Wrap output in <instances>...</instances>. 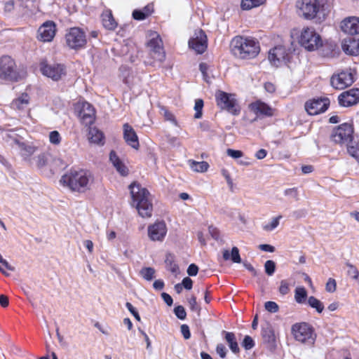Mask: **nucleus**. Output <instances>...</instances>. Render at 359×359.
I'll return each mask as SVG.
<instances>
[{"label": "nucleus", "mask_w": 359, "mask_h": 359, "mask_svg": "<svg viewBox=\"0 0 359 359\" xmlns=\"http://www.w3.org/2000/svg\"><path fill=\"white\" fill-rule=\"evenodd\" d=\"M229 47L231 55L240 60L255 59L261 50L259 41L256 38L242 35L233 37Z\"/></svg>", "instance_id": "f257e3e1"}, {"label": "nucleus", "mask_w": 359, "mask_h": 359, "mask_svg": "<svg viewBox=\"0 0 359 359\" xmlns=\"http://www.w3.org/2000/svg\"><path fill=\"white\" fill-rule=\"evenodd\" d=\"M94 181L92 172L86 169L72 168L61 177L60 182L72 191L83 194L90 190Z\"/></svg>", "instance_id": "f03ea898"}, {"label": "nucleus", "mask_w": 359, "mask_h": 359, "mask_svg": "<svg viewBox=\"0 0 359 359\" xmlns=\"http://www.w3.org/2000/svg\"><path fill=\"white\" fill-rule=\"evenodd\" d=\"M129 189L132 198V205L136 208L139 215L143 218L151 217L153 205L149 198V191L136 182L130 184Z\"/></svg>", "instance_id": "7ed1b4c3"}, {"label": "nucleus", "mask_w": 359, "mask_h": 359, "mask_svg": "<svg viewBox=\"0 0 359 359\" xmlns=\"http://www.w3.org/2000/svg\"><path fill=\"white\" fill-rule=\"evenodd\" d=\"M291 36L307 51H315L323 46L322 37L313 27L306 26L301 29H294Z\"/></svg>", "instance_id": "20e7f679"}, {"label": "nucleus", "mask_w": 359, "mask_h": 359, "mask_svg": "<svg viewBox=\"0 0 359 359\" xmlns=\"http://www.w3.org/2000/svg\"><path fill=\"white\" fill-rule=\"evenodd\" d=\"M327 0H301L297 5L302 17L306 20L320 19L325 17V6Z\"/></svg>", "instance_id": "39448f33"}, {"label": "nucleus", "mask_w": 359, "mask_h": 359, "mask_svg": "<svg viewBox=\"0 0 359 359\" xmlns=\"http://www.w3.org/2000/svg\"><path fill=\"white\" fill-rule=\"evenodd\" d=\"M292 333L296 341L308 346L315 344L316 334L314 328L307 323H295L292 326Z\"/></svg>", "instance_id": "423d86ee"}, {"label": "nucleus", "mask_w": 359, "mask_h": 359, "mask_svg": "<svg viewBox=\"0 0 359 359\" xmlns=\"http://www.w3.org/2000/svg\"><path fill=\"white\" fill-rule=\"evenodd\" d=\"M0 79L11 82H17L20 79L15 61L11 56L0 57Z\"/></svg>", "instance_id": "0eeeda50"}, {"label": "nucleus", "mask_w": 359, "mask_h": 359, "mask_svg": "<svg viewBox=\"0 0 359 359\" xmlns=\"http://www.w3.org/2000/svg\"><path fill=\"white\" fill-rule=\"evenodd\" d=\"M215 101L219 108L226 110L233 115H238L241 111L233 94L219 90L215 93Z\"/></svg>", "instance_id": "6e6552de"}, {"label": "nucleus", "mask_w": 359, "mask_h": 359, "mask_svg": "<svg viewBox=\"0 0 359 359\" xmlns=\"http://www.w3.org/2000/svg\"><path fill=\"white\" fill-rule=\"evenodd\" d=\"M65 39L67 46L75 50L85 48L87 43L86 33L78 27L69 28L65 34Z\"/></svg>", "instance_id": "1a4fd4ad"}, {"label": "nucleus", "mask_w": 359, "mask_h": 359, "mask_svg": "<svg viewBox=\"0 0 359 359\" xmlns=\"http://www.w3.org/2000/svg\"><path fill=\"white\" fill-rule=\"evenodd\" d=\"M353 124L342 123L333 129L330 139L336 144H348L353 140Z\"/></svg>", "instance_id": "9d476101"}, {"label": "nucleus", "mask_w": 359, "mask_h": 359, "mask_svg": "<svg viewBox=\"0 0 359 359\" xmlns=\"http://www.w3.org/2000/svg\"><path fill=\"white\" fill-rule=\"evenodd\" d=\"M41 74L53 81H59L66 74L65 65L60 63L49 64L46 59H43L39 63Z\"/></svg>", "instance_id": "9b49d317"}, {"label": "nucleus", "mask_w": 359, "mask_h": 359, "mask_svg": "<svg viewBox=\"0 0 359 359\" xmlns=\"http://www.w3.org/2000/svg\"><path fill=\"white\" fill-rule=\"evenodd\" d=\"M149 55L155 62H163L165 60L166 54L164 50L163 43L160 35L151 39L147 43Z\"/></svg>", "instance_id": "f8f14e48"}, {"label": "nucleus", "mask_w": 359, "mask_h": 359, "mask_svg": "<svg viewBox=\"0 0 359 359\" xmlns=\"http://www.w3.org/2000/svg\"><path fill=\"white\" fill-rule=\"evenodd\" d=\"M330 104L327 97H317L307 100L304 104V109L311 116L318 115L325 112Z\"/></svg>", "instance_id": "ddd939ff"}, {"label": "nucleus", "mask_w": 359, "mask_h": 359, "mask_svg": "<svg viewBox=\"0 0 359 359\" xmlns=\"http://www.w3.org/2000/svg\"><path fill=\"white\" fill-rule=\"evenodd\" d=\"M56 32L55 22L53 20H47L39 27L36 39L43 43L51 42L54 39Z\"/></svg>", "instance_id": "4468645a"}, {"label": "nucleus", "mask_w": 359, "mask_h": 359, "mask_svg": "<svg viewBox=\"0 0 359 359\" xmlns=\"http://www.w3.org/2000/svg\"><path fill=\"white\" fill-rule=\"evenodd\" d=\"M354 77L348 70L334 74L330 79L331 86L337 90H343L353 84Z\"/></svg>", "instance_id": "2eb2a0df"}, {"label": "nucleus", "mask_w": 359, "mask_h": 359, "mask_svg": "<svg viewBox=\"0 0 359 359\" xmlns=\"http://www.w3.org/2000/svg\"><path fill=\"white\" fill-rule=\"evenodd\" d=\"M248 108L257 118L272 117L276 112V109L261 100L251 102Z\"/></svg>", "instance_id": "dca6fc26"}, {"label": "nucleus", "mask_w": 359, "mask_h": 359, "mask_svg": "<svg viewBox=\"0 0 359 359\" xmlns=\"http://www.w3.org/2000/svg\"><path fill=\"white\" fill-rule=\"evenodd\" d=\"M189 46L198 54H202L206 50L208 39L203 29H199L194 33V36L189 40Z\"/></svg>", "instance_id": "f3484780"}, {"label": "nucleus", "mask_w": 359, "mask_h": 359, "mask_svg": "<svg viewBox=\"0 0 359 359\" xmlns=\"http://www.w3.org/2000/svg\"><path fill=\"white\" fill-rule=\"evenodd\" d=\"M168 229L164 221H156L148 226V236L153 241H163Z\"/></svg>", "instance_id": "a211bd4d"}, {"label": "nucleus", "mask_w": 359, "mask_h": 359, "mask_svg": "<svg viewBox=\"0 0 359 359\" xmlns=\"http://www.w3.org/2000/svg\"><path fill=\"white\" fill-rule=\"evenodd\" d=\"M269 60L273 65L278 67L290 61V54L284 46H276L270 50Z\"/></svg>", "instance_id": "6ab92c4d"}, {"label": "nucleus", "mask_w": 359, "mask_h": 359, "mask_svg": "<svg viewBox=\"0 0 359 359\" xmlns=\"http://www.w3.org/2000/svg\"><path fill=\"white\" fill-rule=\"evenodd\" d=\"M79 116L83 125L90 126L95 121V109L89 102H83L81 104Z\"/></svg>", "instance_id": "aec40b11"}, {"label": "nucleus", "mask_w": 359, "mask_h": 359, "mask_svg": "<svg viewBox=\"0 0 359 359\" xmlns=\"http://www.w3.org/2000/svg\"><path fill=\"white\" fill-rule=\"evenodd\" d=\"M340 106L348 107L359 102V88H351L344 91L338 96Z\"/></svg>", "instance_id": "412c9836"}, {"label": "nucleus", "mask_w": 359, "mask_h": 359, "mask_svg": "<svg viewBox=\"0 0 359 359\" xmlns=\"http://www.w3.org/2000/svg\"><path fill=\"white\" fill-rule=\"evenodd\" d=\"M341 30L348 34L355 35L359 34V18L351 16L344 19L341 22Z\"/></svg>", "instance_id": "4be33fe9"}, {"label": "nucleus", "mask_w": 359, "mask_h": 359, "mask_svg": "<svg viewBox=\"0 0 359 359\" xmlns=\"http://www.w3.org/2000/svg\"><path fill=\"white\" fill-rule=\"evenodd\" d=\"M123 139L133 149H138L140 147V143L135 130L128 123L123 124Z\"/></svg>", "instance_id": "5701e85b"}, {"label": "nucleus", "mask_w": 359, "mask_h": 359, "mask_svg": "<svg viewBox=\"0 0 359 359\" xmlns=\"http://www.w3.org/2000/svg\"><path fill=\"white\" fill-rule=\"evenodd\" d=\"M101 20L103 27L109 31H114L118 27L112 12L110 9H105L101 14Z\"/></svg>", "instance_id": "b1692460"}, {"label": "nucleus", "mask_w": 359, "mask_h": 359, "mask_svg": "<svg viewBox=\"0 0 359 359\" xmlns=\"http://www.w3.org/2000/svg\"><path fill=\"white\" fill-rule=\"evenodd\" d=\"M109 160L116 168V171L123 177L129 174V170L124 163L119 158L117 154L114 151H111L109 154Z\"/></svg>", "instance_id": "393cba45"}, {"label": "nucleus", "mask_w": 359, "mask_h": 359, "mask_svg": "<svg viewBox=\"0 0 359 359\" xmlns=\"http://www.w3.org/2000/svg\"><path fill=\"white\" fill-rule=\"evenodd\" d=\"M342 49L346 54L358 55L359 54V40L351 37L344 39Z\"/></svg>", "instance_id": "a878e982"}, {"label": "nucleus", "mask_w": 359, "mask_h": 359, "mask_svg": "<svg viewBox=\"0 0 359 359\" xmlns=\"http://www.w3.org/2000/svg\"><path fill=\"white\" fill-rule=\"evenodd\" d=\"M30 102V97L28 93H22L17 98L14 99L11 105L15 110H24L27 108Z\"/></svg>", "instance_id": "bb28decb"}, {"label": "nucleus", "mask_w": 359, "mask_h": 359, "mask_svg": "<svg viewBox=\"0 0 359 359\" xmlns=\"http://www.w3.org/2000/svg\"><path fill=\"white\" fill-rule=\"evenodd\" d=\"M154 12L153 4H148L142 9H136L133 11L132 16L136 20H144Z\"/></svg>", "instance_id": "cd10ccee"}, {"label": "nucleus", "mask_w": 359, "mask_h": 359, "mask_svg": "<svg viewBox=\"0 0 359 359\" xmlns=\"http://www.w3.org/2000/svg\"><path fill=\"white\" fill-rule=\"evenodd\" d=\"M222 334L231 351L235 354H238L240 353V348L237 342L236 334L232 332L226 331H223Z\"/></svg>", "instance_id": "c85d7f7f"}, {"label": "nucleus", "mask_w": 359, "mask_h": 359, "mask_svg": "<svg viewBox=\"0 0 359 359\" xmlns=\"http://www.w3.org/2000/svg\"><path fill=\"white\" fill-rule=\"evenodd\" d=\"M88 140L90 142L103 145L104 144V135L103 133L97 128L89 126Z\"/></svg>", "instance_id": "c756f323"}, {"label": "nucleus", "mask_w": 359, "mask_h": 359, "mask_svg": "<svg viewBox=\"0 0 359 359\" xmlns=\"http://www.w3.org/2000/svg\"><path fill=\"white\" fill-rule=\"evenodd\" d=\"M14 142L18 146V147L20 148V151H21V154L22 156H25V157H29L31 156L33 154H34V152L36 151V147H34V146H31V145H27L24 142H21L20 141H19L18 140L15 139L14 140Z\"/></svg>", "instance_id": "7c9ffc66"}, {"label": "nucleus", "mask_w": 359, "mask_h": 359, "mask_svg": "<svg viewBox=\"0 0 359 359\" xmlns=\"http://www.w3.org/2000/svg\"><path fill=\"white\" fill-rule=\"evenodd\" d=\"M266 0H241V8L243 11H249L264 5Z\"/></svg>", "instance_id": "2f4dec72"}, {"label": "nucleus", "mask_w": 359, "mask_h": 359, "mask_svg": "<svg viewBox=\"0 0 359 359\" xmlns=\"http://www.w3.org/2000/svg\"><path fill=\"white\" fill-rule=\"evenodd\" d=\"M223 258L224 260H229L231 259L234 263H241V259L239 254V250L237 247H233L231 249V255L229 250H225L223 252Z\"/></svg>", "instance_id": "473e14b6"}, {"label": "nucleus", "mask_w": 359, "mask_h": 359, "mask_svg": "<svg viewBox=\"0 0 359 359\" xmlns=\"http://www.w3.org/2000/svg\"><path fill=\"white\" fill-rule=\"evenodd\" d=\"M165 264L166 268L172 273H177L179 271L178 265L175 262V256L172 253H167L165 255Z\"/></svg>", "instance_id": "72a5a7b5"}, {"label": "nucleus", "mask_w": 359, "mask_h": 359, "mask_svg": "<svg viewBox=\"0 0 359 359\" xmlns=\"http://www.w3.org/2000/svg\"><path fill=\"white\" fill-rule=\"evenodd\" d=\"M189 163L190 168L195 172H204L209 168V164L206 161H196L194 160H189Z\"/></svg>", "instance_id": "f704fd0d"}, {"label": "nucleus", "mask_w": 359, "mask_h": 359, "mask_svg": "<svg viewBox=\"0 0 359 359\" xmlns=\"http://www.w3.org/2000/svg\"><path fill=\"white\" fill-rule=\"evenodd\" d=\"M346 146L348 154L359 163V142H354L353 140L352 142L346 144Z\"/></svg>", "instance_id": "c9c22d12"}, {"label": "nucleus", "mask_w": 359, "mask_h": 359, "mask_svg": "<svg viewBox=\"0 0 359 359\" xmlns=\"http://www.w3.org/2000/svg\"><path fill=\"white\" fill-rule=\"evenodd\" d=\"M307 298V291L304 287H297L294 290V299L298 304H303Z\"/></svg>", "instance_id": "e433bc0d"}, {"label": "nucleus", "mask_w": 359, "mask_h": 359, "mask_svg": "<svg viewBox=\"0 0 359 359\" xmlns=\"http://www.w3.org/2000/svg\"><path fill=\"white\" fill-rule=\"evenodd\" d=\"M308 304L311 308L315 309L319 313H321L324 310V305L323 302L314 296H311L308 298Z\"/></svg>", "instance_id": "4c0bfd02"}, {"label": "nucleus", "mask_w": 359, "mask_h": 359, "mask_svg": "<svg viewBox=\"0 0 359 359\" xmlns=\"http://www.w3.org/2000/svg\"><path fill=\"white\" fill-rule=\"evenodd\" d=\"M203 105L204 103L202 99L196 100L194 105V109L196 110L194 114L195 118H201L202 117Z\"/></svg>", "instance_id": "58836bf2"}, {"label": "nucleus", "mask_w": 359, "mask_h": 359, "mask_svg": "<svg viewBox=\"0 0 359 359\" xmlns=\"http://www.w3.org/2000/svg\"><path fill=\"white\" fill-rule=\"evenodd\" d=\"M142 276L147 280H151L154 278L155 270L151 267H144L140 271Z\"/></svg>", "instance_id": "ea45409f"}, {"label": "nucleus", "mask_w": 359, "mask_h": 359, "mask_svg": "<svg viewBox=\"0 0 359 359\" xmlns=\"http://www.w3.org/2000/svg\"><path fill=\"white\" fill-rule=\"evenodd\" d=\"M49 141L52 144L59 145L61 143L62 137L57 130L51 131L49 133Z\"/></svg>", "instance_id": "a19ab883"}, {"label": "nucleus", "mask_w": 359, "mask_h": 359, "mask_svg": "<svg viewBox=\"0 0 359 359\" xmlns=\"http://www.w3.org/2000/svg\"><path fill=\"white\" fill-rule=\"evenodd\" d=\"M241 345L245 350H250L255 346V341L250 336L246 335L245 336Z\"/></svg>", "instance_id": "79ce46f5"}, {"label": "nucleus", "mask_w": 359, "mask_h": 359, "mask_svg": "<svg viewBox=\"0 0 359 359\" xmlns=\"http://www.w3.org/2000/svg\"><path fill=\"white\" fill-rule=\"evenodd\" d=\"M290 291V284L287 280H282L280 283V286L278 287V292L282 295H285L288 294Z\"/></svg>", "instance_id": "37998d69"}, {"label": "nucleus", "mask_w": 359, "mask_h": 359, "mask_svg": "<svg viewBox=\"0 0 359 359\" xmlns=\"http://www.w3.org/2000/svg\"><path fill=\"white\" fill-rule=\"evenodd\" d=\"M188 303L189 308L192 311H196L198 313L201 311V307L198 304L196 297L194 295H192L190 298L188 299Z\"/></svg>", "instance_id": "c03bdc74"}, {"label": "nucleus", "mask_w": 359, "mask_h": 359, "mask_svg": "<svg viewBox=\"0 0 359 359\" xmlns=\"http://www.w3.org/2000/svg\"><path fill=\"white\" fill-rule=\"evenodd\" d=\"M265 309L270 313H276L279 311V306L275 302L268 301L264 304Z\"/></svg>", "instance_id": "a18cd8bd"}, {"label": "nucleus", "mask_w": 359, "mask_h": 359, "mask_svg": "<svg viewBox=\"0 0 359 359\" xmlns=\"http://www.w3.org/2000/svg\"><path fill=\"white\" fill-rule=\"evenodd\" d=\"M264 268L266 273L269 276H271L275 272L276 264L272 260H268L265 262Z\"/></svg>", "instance_id": "49530a36"}, {"label": "nucleus", "mask_w": 359, "mask_h": 359, "mask_svg": "<svg viewBox=\"0 0 359 359\" xmlns=\"http://www.w3.org/2000/svg\"><path fill=\"white\" fill-rule=\"evenodd\" d=\"M325 290L327 292H334L337 290V282L332 278H330L325 285Z\"/></svg>", "instance_id": "de8ad7c7"}, {"label": "nucleus", "mask_w": 359, "mask_h": 359, "mask_svg": "<svg viewBox=\"0 0 359 359\" xmlns=\"http://www.w3.org/2000/svg\"><path fill=\"white\" fill-rule=\"evenodd\" d=\"M282 218L281 215L274 217L271 222L269 224H266L264 226V229L266 231H272L276 229L279 224V220Z\"/></svg>", "instance_id": "09e8293b"}, {"label": "nucleus", "mask_w": 359, "mask_h": 359, "mask_svg": "<svg viewBox=\"0 0 359 359\" xmlns=\"http://www.w3.org/2000/svg\"><path fill=\"white\" fill-rule=\"evenodd\" d=\"M175 316L180 320H184L187 316V313L182 306H177L174 309Z\"/></svg>", "instance_id": "8fccbe9b"}, {"label": "nucleus", "mask_w": 359, "mask_h": 359, "mask_svg": "<svg viewBox=\"0 0 359 359\" xmlns=\"http://www.w3.org/2000/svg\"><path fill=\"white\" fill-rule=\"evenodd\" d=\"M48 163V158L46 154H41L37 156L36 165L37 167L41 168L44 167Z\"/></svg>", "instance_id": "3c124183"}, {"label": "nucleus", "mask_w": 359, "mask_h": 359, "mask_svg": "<svg viewBox=\"0 0 359 359\" xmlns=\"http://www.w3.org/2000/svg\"><path fill=\"white\" fill-rule=\"evenodd\" d=\"M216 352L220 358H224L226 356L227 350L223 344H218L216 346Z\"/></svg>", "instance_id": "603ef678"}, {"label": "nucleus", "mask_w": 359, "mask_h": 359, "mask_svg": "<svg viewBox=\"0 0 359 359\" xmlns=\"http://www.w3.org/2000/svg\"><path fill=\"white\" fill-rule=\"evenodd\" d=\"M126 306L128 309V310L130 312V313L135 317V318L140 321V316L135 309V308L130 304V302H126Z\"/></svg>", "instance_id": "864d4df0"}, {"label": "nucleus", "mask_w": 359, "mask_h": 359, "mask_svg": "<svg viewBox=\"0 0 359 359\" xmlns=\"http://www.w3.org/2000/svg\"><path fill=\"white\" fill-rule=\"evenodd\" d=\"M181 333L183 335L184 338L185 339H189L191 337V332L189 330V327L186 325L183 324L180 327Z\"/></svg>", "instance_id": "5fc2aeb1"}, {"label": "nucleus", "mask_w": 359, "mask_h": 359, "mask_svg": "<svg viewBox=\"0 0 359 359\" xmlns=\"http://www.w3.org/2000/svg\"><path fill=\"white\" fill-rule=\"evenodd\" d=\"M162 110L163 111V116L165 120L176 123L175 117L172 112L165 107H163Z\"/></svg>", "instance_id": "6e6d98bb"}, {"label": "nucleus", "mask_w": 359, "mask_h": 359, "mask_svg": "<svg viewBox=\"0 0 359 359\" xmlns=\"http://www.w3.org/2000/svg\"><path fill=\"white\" fill-rule=\"evenodd\" d=\"M227 154L229 156L233 158H238L243 156V153L240 150H234L231 149H227Z\"/></svg>", "instance_id": "4d7b16f0"}, {"label": "nucleus", "mask_w": 359, "mask_h": 359, "mask_svg": "<svg viewBox=\"0 0 359 359\" xmlns=\"http://www.w3.org/2000/svg\"><path fill=\"white\" fill-rule=\"evenodd\" d=\"M198 271V267L195 264H191L187 269V273L191 276H196Z\"/></svg>", "instance_id": "13d9d810"}, {"label": "nucleus", "mask_w": 359, "mask_h": 359, "mask_svg": "<svg viewBox=\"0 0 359 359\" xmlns=\"http://www.w3.org/2000/svg\"><path fill=\"white\" fill-rule=\"evenodd\" d=\"M208 231L214 239L218 240V238H219V231L216 227L213 226H210L208 227Z\"/></svg>", "instance_id": "bf43d9fd"}, {"label": "nucleus", "mask_w": 359, "mask_h": 359, "mask_svg": "<svg viewBox=\"0 0 359 359\" xmlns=\"http://www.w3.org/2000/svg\"><path fill=\"white\" fill-rule=\"evenodd\" d=\"M182 285L186 290H191L193 287V281L190 278L186 277L182 280Z\"/></svg>", "instance_id": "052dcab7"}, {"label": "nucleus", "mask_w": 359, "mask_h": 359, "mask_svg": "<svg viewBox=\"0 0 359 359\" xmlns=\"http://www.w3.org/2000/svg\"><path fill=\"white\" fill-rule=\"evenodd\" d=\"M285 195H291L296 200L299 199V198H298V190H297V188H296V187H293V188H290V189H287L285 191Z\"/></svg>", "instance_id": "680f3d73"}, {"label": "nucleus", "mask_w": 359, "mask_h": 359, "mask_svg": "<svg viewBox=\"0 0 359 359\" xmlns=\"http://www.w3.org/2000/svg\"><path fill=\"white\" fill-rule=\"evenodd\" d=\"M222 175L226 179V182L229 184V186L231 188H232V187H233V181H232L231 178V176H230V174H229V171L227 170H226V169H222Z\"/></svg>", "instance_id": "e2e57ef3"}, {"label": "nucleus", "mask_w": 359, "mask_h": 359, "mask_svg": "<svg viewBox=\"0 0 359 359\" xmlns=\"http://www.w3.org/2000/svg\"><path fill=\"white\" fill-rule=\"evenodd\" d=\"M264 86V89L269 93H273L276 92V86L271 82H266Z\"/></svg>", "instance_id": "0e129e2a"}, {"label": "nucleus", "mask_w": 359, "mask_h": 359, "mask_svg": "<svg viewBox=\"0 0 359 359\" xmlns=\"http://www.w3.org/2000/svg\"><path fill=\"white\" fill-rule=\"evenodd\" d=\"M259 248L265 252H273L275 251V248L269 244H261L259 245Z\"/></svg>", "instance_id": "69168bd1"}, {"label": "nucleus", "mask_w": 359, "mask_h": 359, "mask_svg": "<svg viewBox=\"0 0 359 359\" xmlns=\"http://www.w3.org/2000/svg\"><path fill=\"white\" fill-rule=\"evenodd\" d=\"M161 297H162L163 301L168 306H171L172 304L173 300H172V298L171 297V296L170 294H168V293H165V292H163L161 294Z\"/></svg>", "instance_id": "338daca9"}, {"label": "nucleus", "mask_w": 359, "mask_h": 359, "mask_svg": "<svg viewBox=\"0 0 359 359\" xmlns=\"http://www.w3.org/2000/svg\"><path fill=\"white\" fill-rule=\"evenodd\" d=\"M9 304L8 297L6 295L1 294L0 295V305L3 308H6Z\"/></svg>", "instance_id": "774afa93"}]
</instances>
